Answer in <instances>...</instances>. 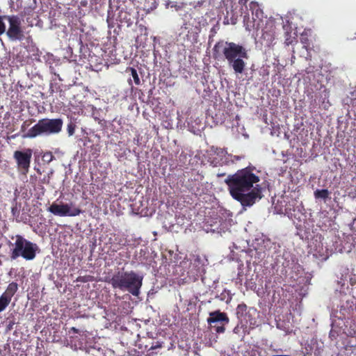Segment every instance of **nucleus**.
Segmentation results:
<instances>
[{"label":"nucleus","instance_id":"ddd939ff","mask_svg":"<svg viewBox=\"0 0 356 356\" xmlns=\"http://www.w3.org/2000/svg\"><path fill=\"white\" fill-rule=\"evenodd\" d=\"M250 9L252 10V15H255L257 18L252 17L253 24L252 29L257 31L261 28V24L264 23L261 17H263V11L259 8L257 3L251 2L250 4Z\"/></svg>","mask_w":356,"mask_h":356},{"label":"nucleus","instance_id":"aec40b11","mask_svg":"<svg viewBox=\"0 0 356 356\" xmlns=\"http://www.w3.org/2000/svg\"><path fill=\"white\" fill-rule=\"evenodd\" d=\"M127 72H130L131 75L132 76L134 79V81L136 86H139L140 84V80L138 76L137 70L134 67H128L127 69Z\"/></svg>","mask_w":356,"mask_h":356},{"label":"nucleus","instance_id":"4468645a","mask_svg":"<svg viewBox=\"0 0 356 356\" xmlns=\"http://www.w3.org/2000/svg\"><path fill=\"white\" fill-rule=\"evenodd\" d=\"M242 12L241 10H235L232 9L230 11H227V15L225 17V21L227 24H236L238 22V17L241 16Z\"/></svg>","mask_w":356,"mask_h":356},{"label":"nucleus","instance_id":"6e6552de","mask_svg":"<svg viewBox=\"0 0 356 356\" xmlns=\"http://www.w3.org/2000/svg\"><path fill=\"white\" fill-rule=\"evenodd\" d=\"M33 151L30 148L24 151L16 150L13 154V158L16 161L18 170L23 175L29 172Z\"/></svg>","mask_w":356,"mask_h":356},{"label":"nucleus","instance_id":"2eb2a0df","mask_svg":"<svg viewBox=\"0 0 356 356\" xmlns=\"http://www.w3.org/2000/svg\"><path fill=\"white\" fill-rule=\"evenodd\" d=\"M17 283L15 282H12L8 285L6 291L2 293L1 296H4L5 298L11 301L12 298L17 293Z\"/></svg>","mask_w":356,"mask_h":356},{"label":"nucleus","instance_id":"4be33fe9","mask_svg":"<svg viewBox=\"0 0 356 356\" xmlns=\"http://www.w3.org/2000/svg\"><path fill=\"white\" fill-rule=\"evenodd\" d=\"M356 321H353L350 323L349 328L348 329V335L349 337H356Z\"/></svg>","mask_w":356,"mask_h":356},{"label":"nucleus","instance_id":"c756f323","mask_svg":"<svg viewBox=\"0 0 356 356\" xmlns=\"http://www.w3.org/2000/svg\"><path fill=\"white\" fill-rule=\"evenodd\" d=\"M71 330H72L74 333H75V334H79V330H78V329H76V327H72L71 328Z\"/></svg>","mask_w":356,"mask_h":356},{"label":"nucleus","instance_id":"412c9836","mask_svg":"<svg viewBox=\"0 0 356 356\" xmlns=\"http://www.w3.org/2000/svg\"><path fill=\"white\" fill-rule=\"evenodd\" d=\"M295 41H296V36H292L291 33L286 31L284 34V43L289 46L292 44Z\"/></svg>","mask_w":356,"mask_h":356},{"label":"nucleus","instance_id":"f3484780","mask_svg":"<svg viewBox=\"0 0 356 356\" xmlns=\"http://www.w3.org/2000/svg\"><path fill=\"white\" fill-rule=\"evenodd\" d=\"M127 238L124 234H114L112 243L119 245L120 248H122L127 244Z\"/></svg>","mask_w":356,"mask_h":356},{"label":"nucleus","instance_id":"dca6fc26","mask_svg":"<svg viewBox=\"0 0 356 356\" xmlns=\"http://www.w3.org/2000/svg\"><path fill=\"white\" fill-rule=\"evenodd\" d=\"M133 18L130 13L122 9L118 13V20L120 23H126L128 25L132 23Z\"/></svg>","mask_w":356,"mask_h":356},{"label":"nucleus","instance_id":"6ab92c4d","mask_svg":"<svg viewBox=\"0 0 356 356\" xmlns=\"http://www.w3.org/2000/svg\"><path fill=\"white\" fill-rule=\"evenodd\" d=\"M330 192L327 189L316 190L314 192V197L316 198H321L326 200L329 197Z\"/></svg>","mask_w":356,"mask_h":356},{"label":"nucleus","instance_id":"423d86ee","mask_svg":"<svg viewBox=\"0 0 356 356\" xmlns=\"http://www.w3.org/2000/svg\"><path fill=\"white\" fill-rule=\"evenodd\" d=\"M8 29L6 34L11 41H22L25 38L24 32L22 26V20L18 15H12L7 17Z\"/></svg>","mask_w":356,"mask_h":356},{"label":"nucleus","instance_id":"39448f33","mask_svg":"<svg viewBox=\"0 0 356 356\" xmlns=\"http://www.w3.org/2000/svg\"><path fill=\"white\" fill-rule=\"evenodd\" d=\"M63 122L61 118H42L23 135V138H33L38 136H50L60 133Z\"/></svg>","mask_w":356,"mask_h":356},{"label":"nucleus","instance_id":"9b49d317","mask_svg":"<svg viewBox=\"0 0 356 356\" xmlns=\"http://www.w3.org/2000/svg\"><path fill=\"white\" fill-rule=\"evenodd\" d=\"M342 346H337L339 356H350L356 350V337H346Z\"/></svg>","mask_w":356,"mask_h":356},{"label":"nucleus","instance_id":"a211bd4d","mask_svg":"<svg viewBox=\"0 0 356 356\" xmlns=\"http://www.w3.org/2000/svg\"><path fill=\"white\" fill-rule=\"evenodd\" d=\"M247 305L244 303L239 304L236 307V314L237 318L242 321L245 319V316L247 315Z\"/></svg>","mask_w":356,"mask_h":356},{"label":"nucleus","instance_id":"bb28decb","mask_svg":"<svg viewBox=\"0 0 356 356\" xmlns=\"http://www.w3.org/2000/svg\"><path fill=\"white\" fill-rule=\"evenodd\" d=\"M338 336L339 332L337 330L332 328L329 334V337L331 339V340L336 339Z\"/></svg>","mask_w":356,"mask_h":356},{"label":"nucleus","instance_id":"72a5a7b5","mask_svg":"<svg viewBox=\"0 0 356 356\" xmlns=\"http://www.w3.org/2000/svg\"><path fill=\"white\" fill-rule=\"evenodd\" d=\"M237 329H238V327H236L234 329V332L236 333V332H237Z\"/></svg>","mask_w":356,"mask_h":356},{"label":"nucleus","instance_id":"0eeeda50","mask_svg":"<svg viewBox=\"0 0 356 356\" xmlns=\"http://www.w3.org/2000/svg\"><path fill=\"white\" fill-rule=\"evenodd\" d=\"M229 322V319L225 312L216 310L209 313V317L207 318V323L217 333H224L225 325Z\"/></svg>","mask_w":356,"mask_h":356},{"label":"nucleus","instance_id":"e433bc0d","mask_svg":"<svg viewBox=\"0 0 356 356\" xmlns=\"http://www.w3.org/2000/svg\"><path fill=\"white\" fill-rule=\"evenodd\" d=\"M33 1L35 3V0H33Z\"/></svg>","mask_w":356,"mask_h":356},{"label":"nucleus","instance_id":"f03ea898","mask_svg":"<svg viewBox=\"0 0 356 356\" xmlns=\"http://www.w3.org/2000/svg\"><path fill=\"white\" fill-rule=\"evenodd\" d=\"M213 54L215 58L222 55L235 74H242L245 71L246 63L244 59H248L249 56L243 46L232 42L219 41L215 44Z\"/></svg>","mask_w":356,"mask_h":356},{"label":"nucleus","instance_id":"2f4dec72","mask_svg":"<svg viewBox=\"0 0 356 356\" xmlns=\"http://www.w3.org/2000/svg\"><path fill=\"white\" fill-rule=\"evenodd\" d=\"M226 173L225 172H222V173H218L217 174V177H224L225 176Z\"/></svg>","mask_w":356,"mask_h":356},{"label":"nucleus","instance_id":"7ed1b4c3","mask_svg":"<svg viewBox=\"0 0 356 356\" xmlns=\"http://www.w3.org/2000/svg\"><path fill=\"white\" fill-rule=\"evenodd\" d=\"M143 277L134 270L118 271L107 282L113 289L127 291L133 296H138L143 285Z\"/></svg>","mask_w":356,"mask_h":356},{"label":"nucleus","instance_id":"393cba45","mask_svg":"<svg viewBox=\"0 0 356 356\" xmlns=\"http://www.w3.org/2000/svg\"><path fill=\"white\" fill-rule=\"evenodd\" d=\"M243 159L242 156H236L228 154V159L229 160V165L236 163L237 161Z\"/></svg>","mask_w":356,"mask_h":356},{"label":"nucleus","instance_id":"b1692460","mask_svg":"<svg viewBox=\"0 0 356 356\" xmlns=\"http://www.w3.org/2000/svg\"><path fill=\"white\" fill-rule=\"evenodd\" d=\"M54 159H55V156L53 155L51 152H46L42 155V160L47 163H49Z\"/></svg>","mask_w":356,"mask_h":356},{"label":"nucleus","instance_id":"7c9ffc66","mask_svg":"<svg viewBox=\"0 0 356 356\" xmlns=\"http://www.w3.org/2000/svg\"><path fill=\"white\" fill-rule=\"evenodd\" d=\"M59 96H60V97H61L63 99H64V92H63L62 90H60Z\"/></svg>","mask_w":356,"mask_h":356},{"label":"nucleus","instance_id":"20e7f679","mask_svg":"<svg viewBox=\"0 0 356 356\" xmlns=\"http://www.w3.org/2000/svg\"><path fill=\"white\" fill-rule=\"evenodd\" d=\"M15 242H9L10 257L11 260H15L22 257L26 261H31L35 258L39 251L38 245L27 239L23 236L17 234L11 237Z\"/></svg>","mask_w":356,"mask_h":356},{"label":"nucleus","instance_id":"cd10ccee","mask_svg":"<svg viewBox=\"0 0 356 356\" xmlns=\"http://www.w3.org/2000/svg\"><path fill=\"white\" fill-rule=\"evenodd\" d=\"M33 121H34V120H31L30 123H28V121L24 122L21 126V131H24Z\"/></svg>","mask_w":356,"mask_h":356},{"label":"nucleus","instance_id":"f257e3e1","mask_svg":"<svg viewBox=\"0 0 356 356\" xmlns=\"http://www.w3.org/2000/svg\"><path fill=\"white\" fill-rule=\"evenodd\" d=\"M254 166L238 170L225 179L227 189L233 199L243 207H251L263 197L262 187L259 184V176Z\"/></svg>","mask_w":356,"mask_h":356},{"label":"nucleus","instance_id":"a878e982","mask_svg":"<svg viewBox=\"0 0 356 356\" xmlns=\"http://www.w3.org/2000/svg\"><path fill=\"white\" fill-rule=\"evenodd\" d=\"M76 124L73 122H70L67 127V134L70 136H73L76 129Z\"/></svg>","mask_w":356,"mask_h":356},{"label":"nucleus","instance_id":"c9c22d12","mask_svg":"<svg viewBox=\"0 0 356 356\" xmlns=\"http://www.w3.org/2000/svg\"><path fill=\"white\" fill-rule=\"evenodd\" d=\"M129 85H131V79L129 81Z\"/></svg>","mask_w":356,"mask_h":356},{"label":"nucleus","instance_id":"473e14b6","mask_svg":"<svg viewBox=\"0 0 356 356\" xmlns=\"http://www.w3.org/2000/svg\"><path fill=\"white\" fill-rule=\"evenodd\" d=\"M221 296H225L224 293H222L221 294ZM225 297H221V298H220V299H221L222 300H225Z\"/></svg>","mask_w":356,"mask_h":356},{"label":"nucleus","instance_id":"c85d7f7f","mask_svg":"<svg viewBox=\"0 0 356 356\" xmlns=\"http://www.w3.org/2000/svg\"><path fill=\"white\" fill-rule=\"evenodd\" d=\"M248 1V0H238V3L243 6H245Z\"/></svg>","mask_w":356,"mask_h":356},{"label":"nucleus","instance_id":"f704fd0d","mask_svg":"<svg viewBox=\"0 0 356 356\" xmlns=\"http://www.w3.org/2000/svg\"><path fill=\"white\" fill-rule=\"evenodd\" d=\"M246 29H248V30H250V29H249V24H247V27H246Z\"/></svg>","mask_w":356,"mask_h":356},{"label":"nucleus","instance_id":"9d476101","mask_svg":"<svg viewBox=\"0 0 356 356\" xmlns=\"http://www.w3.org/2000/svg\"><path fill=\"white\" fill-rule=\"evenodd\" d=\"M211 151L213 152V156L210 157V163L213 166L217 167L229 165L228 153L225 148L215 147L213 146L211 148Z\"/></svg>","mask_w":356,"mask_h":356},{"label":"nucleus","instance_id":"f8f14e48","mask_svg":"<svg viewBox=\"0 0 356 356\" xmlns=\"http://www.w3.org/2000/svg\"><path fill=\"white\" fill-rule=\"evenodd\" d=\"M261 38L267 42L268 44H271L275 40V25L273 21L266 20L265 26L264 23L261 24Z\"/></svg>","mask_w":356,"mask_h":356},{"label":"nucleus","instance_id":"5701e85b","mask_svg":"<svg viewBox=\"0 0 356 356\" xmlns=\"http://www.w3.org/2000/svg\"><path fill=\"white\" fill-rule=\"evenodd\" d=\"M10 300L3 296H0V312H3L10 303Z\"/></svg>","mask_w":356,"mask_h":356},{"label":"nucleus","instance_id":"1a4fd4ad","mask_svg":"<svg viewBox=\"0 0 356 356\" xmlns=\"http://www.w3.org/2000/svg\"><path fill=\"white\" fill-rule=\"evenodd\" d=\"M72 205V204H58L54 202L48 207L47 211L54 215L58 216H76L82 213V210L81 209L78 207H73Z\"/></svg>","mask_w":356,"mask_h":356}]
</instances>
